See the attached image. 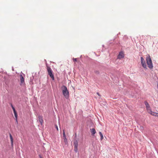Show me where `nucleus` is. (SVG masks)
I'll list each match as a JSON object with an SVG mask.
<instances>
[{
    "label": "nucleus",
    "mask_w": 158,
    "mask_h": 158,
    "mask_svg": "<svg viewBox=\"0 0 158 158\" xmlns=\"http://www.w3.org/2000/svg\"><path fill=\"white\" fill-rule=\"evenodd\" d=\"M146 60L148 67L150 69H152L153 67V66L152 60L149 56L146 58Z\"/></svg>",
    "instance_id": "nucleus-3"
},
{
    "label": "nucleus",
    "mask_w": 158,
    "mask_h": 158,
    "mask_svg": "<svg viewBox=\"0 0 158 158\" xmlns=\"http://www.w3.org/2000/svg\"><path fill=\"white\" fill-rule=\"evenodd\" d=\"M10 140L11 141V145H13V137H12L11 135L10 134Z\"/></svg>",
    "instance_id": "nucleus-13"
},
{
    "label": "nucleus",
    "mask_w": 158,
    "mask_h": 158,
    "mask_svg": "<svg viewBox=\"0 0 158 158\" xmlns=\"http://www.w3.org/2000/svg\"><path fill=\"white\" fill-rule=\"evenodd\" d=\"M91 132V133L92 135H94L96 133V131L94 128H92L90 129Z\"/></svg>",
    "instance_id": "nucleus-9"
},
{
    "label": "nucleus",
    "mask_w": 158,
    "mask_h": 158,
    "mask_svg": "<svg viewBox=\"0 0 158 158\" xmlns=\"http://www.w3.org/2000/svg\"><path fill=\"white\" fill-rule=\"evenodd\" d=\"M55 127L56 129V130L58 131V127L56 125H55Z\"/></svg>",
    "instance_id": "nucleus-19"
},
{
    "label": "nucleus",
    "mask_w": 158,
    "mask_h": 158,
    "mask_svg": "<svg viewBox=\"0 0 158 158\" xmlns=\"http://www.w3.org/2000/svg\"><path fill=\"white\" fill-rule=\"evenodd\" d=\"M77 147L78 146H77L76 147H75V146H74V150L75 152H76L77 151Z\"/></svg>",
    "instance_id": "nucleus-17"
},
{
    "label": "nucleus",
    "mask_w": 158,
    "mask_h": 158,
    "mask_svg": "<svg viewBox=\"0 0 158 158\" xmlns=\"http://www.w3.org/2000/svg\"><path fill=\"white\" fill-rule=\"evenodd\" d=\"M141 59V63L142 64V67L144 69H147V65L145 63V60L142 57H141L140 58Z\"/></svg>",
    "instance_id": "nucleus-4"
},
{
    "label": "nucleus",
    "mask_w": 158,
    "mask_h": 158,
    "mask_svg": "<svg viewBox=\"0 0 158 158\" xmlns=\"http://www.w3.org/2000/svg\"><path fill=\"white\" fill-rule=\"evenodd\" d=\"M64 138V143L65 145L67 144H68V142L67 140V139H66V137H65L63 138Z\"/></svg>",
    "instance_id": "nucleus-12"
},
{
    "label": "nucleus",
    "mask_w": 158,
    "mask_h": 158,
    "mask_svg": "<svg viewBox=\"0 0 158 158\" xmlns=\"http://www.w3.org/2000/svg\"><path fill=\"white\" fill-rule=\"evenodd\" d=\"M11 107L12 108V109L13 110V112H14V115H15V120H16V122L17 123L18 122V121H17V116H18V115H17V112L15 110V108L13 106L12 104H11Z\"/></svg>",
    "instance_id": "nucleus-5"
},
{
    "label": "nucleus",
    "mask_w": 158,
    "mask_h": 158,
    "mask_svg": "<svg viewBox=\"0 0 158 158\" xmlns=\"http://www.w3.org/2000/svg\"><path fill=\"white\" fill-rule=\"evenodd\" d=\"M145 105L146 106V108L147 110V111L149 113L152 110H151L150 106L148 103L146 101L145 102Z\"/></svg>",
    "instance_id": "nucleus-6"
},
{
    "label": "nucleus",
    "mask_w": 158,
    "mask_h": 158,
    "mask_svg": "<svg viewBox=\"0 0 158 158\" xmlns=\"http://www.w3.org/2000/svg\"><path fill=\"white\" fill-rule=\"evenodd\" d=\"M20 81L21 84H23L24 82V78L22 75H20Z\"/></svg>",
    "instance_id": "nucleus-11"
},
{
    "label": "nucleus",
    "mask_w": 158,
    "mask_h": 158,
    "mask_svg": "<svg viewBox=\"0 0 158 158\" xmlns=\"http://www.w3.org/2000/svg\"><path fill=\"white\" fill-rule=\"evenodd\" d=\"M148 113L152 115H153L154 116L158 117V113L154 112H152V110L149 112Z\"/></svg>",
    "instance_id": "nucleus-8"
},
{
    "label": "nucleus",
    "mask_w": 158,
    "mask_h": 158,
    "mask_svg": "<svg viewBox=\"0 0 158 158\" xmlns=\"http://www.w3.org/2000/svg\"><path fill=\"white\" fill-rule=\"evenodd\" d=\"M40 158H43L40 155H39Z\"/></svg>",
    "instance_id": "nucleus-20"
},
{
    "label": "nucleus",
    "mask_w": 158,
    "mask_h": 158,
    "mask_svg": "<svg viewBox=\"0 0 158 158\" xmlns=\"http://www.w3.org/2000/svg\"><path fill=\"white\" fill-rule=\"evenodd\" d=\"M46 67L47 71L48 73V75L50 76V77L52 80H54V77L53 74V71L51 68L47 64L46 65Z\"/></svg>",
    "instance_id": "nucleus-2"
},
{
    "label": "nucleus",
    "mask_w": 158,
    "mask_h": 158,
    "mask_svg": "<svg viewBox=\"0 0 158 158\" xmlns=\"http://www.w3.org/2000/svg\"><path fill=\"white\" fill-rule=\"evenodd\" d=\"M63 138H65V137H66V135H65V132H64V130H63Z\"/></svg>",
    "instance_id": "nucleus-16"
},
{
    "label": "nucleus",
    "mask_w": 158,
    "mask_h": 158,
    "mask_svg": "<svg viewBox=\"0 0 158 158\" xmlns=\"http://www.w3.org/2000/svg\"><path fill=\"white\" fill-rule=\"evenodd\" d=\"M73 61L74 62H76L77 61V58H73Z\"/></svg>",
    "instance_id": "nucleus-18"
},
{
    "label": "nucleus",
    "mask_w": 158,
    "mask_h": 158,
    "mask_svg": "<svg viewBox=\"0 0 158 158\" xmlns=\"http://www.w3.org/2000/svg\"><path fill=\"white\" fill-rule=\"evenodd\" d=\"M99 134L100 136V139L101 140H102L103 139V135L101 132H99Z\"/></svg>",
    "instance_id": "nucleus-14"
},
{
    "label": "nucleus",
    "mask_w": 158,
    "mask_h": 158,
    "mask_svg": "<svg viewBox=\"0 0 158 158\" xmlns=\"http://www.w3.org/2000/svg\"><path fill=\"white\" fill-rule=\"evenodd\" d=\"M38 119L41 125H42L43 122V120L42 117L41 116H38Z\"/></svg>",
    "instance_id": "nucleus-10"
},
{
    "label": "nucleus",
    "mask_w": 158,
    "mask_h": 158,
    "mask_svg": "<svg viewBox=\"0 0 158 158\" xmlns=\"http://www.w3.org/2000/svg\"><path fill=\"white\" fill-rule=\"evenodd\" d=\"M74 146H75L76 147L77 146H78L77 142V140L75 141L74 142Z\"/></svg>",
    "instance_id": "nucleus-15"
},
{
    "label": "nucleus",
    "mask_w": 158,
    "mask_h": 158,
    "mask_svg": "<svg viewBox=\"0 0 158 158\" xmlns=\"http://www.w3.org/2000/svg\"><path fill=\"white\" fill-rule=\"evenodd\" d=\"M62 93L65 98L67 99L69 97V91L67 87L65 85H63L61 87Z\"/></svg>",
    "instance_id": "nucleus-1"
},
{
    "label": "nucleus",
    "mask_w": 158,
    "mask_h": 158,
    "mask_svg": "<svg viewBox=\"0 0 158 158\" xmlns=\"http://www.w3.org/2000/svg\"><path fill=\"white\" fill-rule=\"evenodd\" d=\"M124 57V54L123 52H120L118 56V58L119 59H121L122 58H123Z\"/></svg>",
    "instance_id": "nucleus-7"
}]
</instances>
